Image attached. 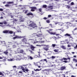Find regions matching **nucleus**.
<instances>
[{
    "label": "nucleus",
    "instance_id": "1",
    "mask_svg": "<svg viewBox=\"0 0 77 77\" xmlns=\"http://www.w3.org/2000/svg\"><path fill=\"white\" fill-rule=\"evenodd\" d=\"M52 30H53V29H49L48 30H47L46 32H48V33H49V34L51 35H55L57 36H59V35H60V34H57L56 32H51V31H52Z\"/></svg>",
    "mask_w": 77,
    "mask_h": 77
},
{
    "label": "nucleus",
    "instance_id": "2",
    "mask_svg": "<svg viewBox=\"0 0 77 77\" xmlns=\"http://www.w3.org/2000/svg\"><path fill=\"white\" fill-rule=\"evenodd\" d=\"M29 27H31L33 28H35V27H37V26L36 24L35 23L33 22L32 21H30L29 22Z\"/></svg>",
    "mask_w": 77,
    "mask_h": 77
},
{
    "label": "nucleus",
    "instance_id": "3",
    "mask_svg": "<svg viewBox=\"0 0 77 77\" xmlns=\"http://www.w3.org/2000/svg\"><path fill=\"white\" fill-rule=\"evenodd\" d=\"M15 36L13 38V39H21V38H23L24 37L21 36H19L18 35H15V33L13 35V36Z\"/></svg>",
    "mask_w": 77,
    "mask_h": 77
},
{
    "label": "nucleus",
    "instance_id": "4",
    "mask_svg": "<svg viewBox=\"0 0 77 77\" xmlns=\"http://www.w3.org/2000/svg\"><path fill=\"white\" fill-rule=\"evenodd\" d=\"M30 8L31 9V11L32 12H34V11H35V10H37L38 9L36 7H31Z\"/></svg>",
    "mask_w": 77,
    "mask_h": 77
},
{
    "label": "nucleus",
    "instance_id": "5",
    "mask_svg": "<svg viewBox=\"0 0 77 77\" xmlns=\"http://www.w3.org/2000/svg\"><path fill=\"white\" fill-rule=\"evenodd\" d=\"M17 50L19 53H24V50L22 49L18 48L17 49Z\"/></svg>",
    "mask_w": 77,
    "mask_h": 77
},
{
    "label": "nucleus",
    "instance_id": "6",
    "mask_svg": "<svg viewBox=\"0 0 77 77\" xmlns=\"http://www.w3.org/2000/svg\"><path fill=\"white\" fill-rule=\"evenodd\" d=\"M30 48L32 50L34 51L35 48V47H34L32 45H31L30 46Z\"/></svg>",
    "mask_w": 77,
    "mask_h": 77
},
{
    "label": "nucleus",
    "instance_id": "7",
    "mask_svg": "<svg viewBox=\"0 0 77 77\" xmlns=\"http://www.w3.org/2000/svg\"><path fill=\"white\" fill-rule=\"evenodd\" d=\"M26 15L27 16H30V15L31 16H33V14L32 13H29L26 14Z\"/></svg>",
    "mask_w": 77,
    "mask_h": 77
},
{
    "label": "nucleus",
    "instance_id": "8",
    "mask_svg": "<svg viewBox=\"0 0 77 77\" xmlns=\"http://www.w3.org/2000/svg\"><path fill=\"white\" fill-rule=\"evenodd\" d=\"M43 49H44V50H45V51H47L49 50L48 48L47 47L43 48Z\"/></svg>",
    "mask_w": 77,
    "mask_h": 77
},
{
    "label": "nucleus",
    "instance_id": "9",
    "mask_svg": "<svg viewBox=\"0 0 77 77\" xmlns=\"http://www.w3.org/2000/svg\"><path fill=\"white\" fill-rule=\"evenodd\" d=\"M4 33H9V30H5L3 32Z\"/></svg>",
    "mask_w": 77,
    "mask_h": 77
},
{
    "label": "nucleus",
    "instance_id": "10",
    "mask_svg": "<svg viewBox=\"0 0 77 77\" xmlns=\"http://www.w3.org/2000/svg\"><path fill=\"white\" fill-rule=\"evenodd\" d=\"M28 58L29 59H30V60H32V59H33V57L31 56H28Z\"/></svg>",
    "mask_w": 77,
    "mask_h": 77
},
{
    "label": "nucleus",
    "instance_id": "11",
    "mask_svg": "<svg viewBox=\"0 0 77 77\" xmlns=\"http://www.w3.org/2000/svg\"><path fill=\"white\" fill-rule=\"evenodd\" d=\"M66 68V67H65V66H62L60 69L61 70H63L64 69H65Z\"/></svg>",
    "mask_w": 77,
    "mask_h": 77
},
{
    "label": "nucleus",
    "instance_id": "12",
    "mask_svg": "<svg viewBox=\"0 0 77 77\" xmlns=\"http://www.w3.org/2000/svg\"><path fill=\"white\" fill-rule=\"evenodd\" d=\"M22 42H27V40H26V39L25 38L22 39Z\"/></svg>",
    "mask_w": 77,
    "mask_h": 77
},
{
    "label": "nucleus",
    "instance_id": "13",
    "mask_svg": "<svg viewBox=\"0 0 77 77\" xmlns=\"http://www.w3.org/2000/svg\"><path fill=\"white\" fill-rule=\"evenodd\" d=\"M20 68H21V69H22V70L23 71V72H25V69H24V67L23 66H21Z\"/></svg>",
    "mask_w": 77,
    "mask_h": 77
},
{
    "label": "nucleus",
    "instance_id": "14",
    "mask_svg": "<svg viewBox=\"0 0 77 77\" xmlns=\"http://www.w3.org/2000/svg\"><path fill=\"white\" fill-rule=\"evenodd\" d=\"M36 36L37 37H41L42 36V34H39L38 35H36Z\"/></svg>",
    "mask_w": 77,
    "mask_h": 77
},
{
    "label": "nucleus",
    "instance_id": "15",
    "mask_svg": "<svg viewBox=\"0 0 77 77\" xmlns=\"http://www.w3.org/2000/svg\"><path fill=\"white\" fill-rule=\"evenodd\" d=\"M70 58L69 57H68L67 58H65V57H63V60H68V59L69 60H69H70Z\"/></svg>",
    "mask_w": 77,
    "mask_h": 77
},
{
    "label": "nucleus",
    "instance_id": "16",
    "mask_svg": "<svg viewBox=\"0 0 77 77\" xmlns=\"http://www.w3.org/2000/svg\"><path fill=\"white\" fill-rule=\"evenodd\" d=\"M65 36H71V35L68 34L66 33L64 35Z\"/></svg>",
    "mask_w": 77,
    "mask_h": 77
},
{
    "label": "nucleus",
    "instance_id": "17",
    "mask_svg": "<svg viewBox=\"0 0 77 77\" xmlns=\"http://www.w3.org/2000/svg\"><path fill=\"white\" fill-rule=\"evenodd\" d=\"M28 66V64H26V65H22V66H23L24 68L26 69L27 68L26 67H27V66Z\"/></svg>",
    "mask_w": 77,
    "mask_h": 77
},
{
    "label": "nucleus",
    "instance_id": "18",
    "mask_svg": "<svg viewBox=\"0 0 77 77\" xmlns=\"http://www.w3.org/2000/svg\"><path fill=\"white\" fill-rule=\"evenodd\" d=\"M47 7V6L46 5H43L42 6V8H46Z\"/></svg>",
    "mask_w": 77,
    "mask_h": 77
},
{
    "label": "nucleus",
    "instance_id": "19",
    "mask_svg": "<svg viewBox=\"0 0 77 77\" xmlns=\"http://www.w3.org/2000/svg\"><path fill=\"white\" fill-rule=\"evenodd\" d=\"M50 19L47 20H46V22L47 23H50Z\"/></svg>",
    "mask_w": 77,
    "mask_h": 77
},
{
    "label": "nucleus",
    "instance_id": "20",
    "mask_svg": "<svg viewBox=\"0 0 77 77\" xmlns=\"http://www.w3.org/2000/svg\"><path fill=\"white\" fill-rule=\"evenodd\" d=\"M61 48L63 49V50H66V48L64 46H62Z\"/></svg>",
    "mask_w": 77,
    "mask_h": 77
},
{
    "label": "nucleus",
    "instance_id": "21",
    "mask_svg": "<svg viewBox=\"0 0 77 77\" xmlns=\"http://www.w3.org/2000/svg\"><path fill=\"white\" fill-rule=\"evenodd\" d=\"M8 33L10 34H12L13 33V31H9L8 30Z\"/></svg>",
    "mask_w": 77,
    "mask_h": 77
},
{
    "label": "nucleus",
    "instance_id": "22",
    "mask_svg": "<svg viewBox=\"0 0 77 77\" xmlns=\"http://www.w3.org/2000/svg\"><path fill=\"white\" fill-rule=\"evenodd\" d=\"M7 3L8 5H10V4H12L13 2H8Z\"/></svg>",
    "mask_w": 77,
    "mask_h": 77
},
{
    "label": "nucleus",
    "instance_id": "23",
    "mask_svg": "<svg viewBox=\"0 0 77 77\" xmlns=\"http://www.w3.org/2000/svg\"><path fill=\"white\" fill-rule=\"evenodd\" d=\"M4 54H8V50H6L4 52Z\"/></svg>",
    "mask_w": 77,
    "mask_h": 77
},
{
    "label": "nucleus",
    "instance_id": "24",
    "mask_svg": "<svg viewBox=\"0 0 77 77\" xmlns=\"http://www.w3.org/2000/svg\"><path fill=\"white\" fill-rule=\"evenodd\" d=\"M17 56H18V57H20V59H21V56H22V55L21 54H20V55H18Z\"/></svg>",
    "mask_w": 77,
    "mask_h": 77
},
{
    "label": "nucleus",
    "instance_id": "25",
    "mask_svg": "<svg viewBox=\"0 0 77 77\" xmlns=\"http://www.w3.org/2000/svg\"><path fill=\"white\" fill-rule=\"evenodd\" d=\"M35 66H39V63H35Z\"/></svg>",
    "mask_w": 77,
    "mask_h": 77
},
{
    "label": "nucleus",
    "instance_id": "26",
    "mask_svg": "<svg viewBox=\"0 0 77 77\" xmlns=\"http://www.w3.org/2000/svg\"><path fill=\"white\" fill-rule=\"evenodd\" d=\"M29 51L32 54H33V53H34L33 52V51H31L30 50H29Z\"/></svg>",
    "mask_w": 77,
    "mask_h": 77
},
{
    "label": "nucleus",
    "instance_id": "27",
    "mask_svg": "<svg viewBox=\"0 0 77 77\" xmlns=\"http://www.w3.org/2000/svg\"><path fill=\"white\" fill-rule=\"evenodd\" d=\"M49 26H51V27H52V28H53V27H54V26H54V25H53L51 24H49Z\"/></svg>",
    "mask_w": 77,
    "mask_h": 77
},
{
    "label": "nucleus",
    "instance_id": "28",
    "mask_svg": "<svg viewBox=\"0 0 77 77\" xmlns=\"http://www.w3.org/2000/svg\"><path fill=\"white\" fill-rule=\"evenodd\" d=\"M56 45V44H52V46L53 48L54 47H55V46Z\"/></svg>",
    "mask_w": 77,
    "mask_h": 77
},
{
    "label": "nucleus",
    "instance_id": "29",
    "mask_svg": "<svg viewBox=\"0 0 77 77\" xmlns=\"http://www.w3.org/2000/svg\"><path fill=\"white\" fill-rule=\"evenodd\" d=\"M54 51L56 53H58V50H57V49L54 50Z\"/></svg>",
    "mask_w": 77,
    "mask_h": 77
},
{
    "label": "nucleus",
    "instance_id": "30",
    "mask_svg": "<svg viewBox=\"0 0 77 77\" xmlns=\"http://www.w3.org/2000/svg\"><path fill=\"white\" fill-rule=\"evenodd\" d=\"M34 71H40V70L38 69H36L35 70V69H34Z\"/></svg>",
    "mask_w": 77,
    "mask_h": 77
},
{
    "label": "nucleus",
    "instance_id": "31",
    "mask_svg": "<svg viewBox=\"0 0 77 77\" xmlns=\"http://www.w3.org/2000/svg\"><path fill=\"white\" fill-rule=\"evenodd\" d=\"M73 61H75V62H77V60L75 59H73Z\"/></svg>",
    "mask_w": 77,
    "mask_h": 77
},
{
    "label": "nucleus",
    "instance_id": "32",
    "mask_svg": "<svg viewBox=\"0 0 77 77\" xmlns=\"http://www.w3.org/2000/svg\"><path fill=\"white\" fill-rule=\"evenodd\" d=\"M2 44H3L4 45H6V43H5V41L2 42Z\"/></svg>",
    "mask_w": 77,
    "mask_h": 77
},
{
    "label": "nucleus",
    "instance_id": "33",
    "mask_svg": "<svg viewBox=\"0 0 77 77\" xmlns=\"http://www.w3.org/2000/svg\"><path fill=\"white\" fill-rule=\"evenodd\" d=\"M38 11L40 12H42V8H39Z\"/></svg>",
    "mask_w": 77,
    "mask_h": 77
},
{
    "label": "nucleus",
    "instance_id": "34",
    "mask_svg": "<svg viewBox=\"0 0 77 77\" xmlns=\"http://www.w3.org/2000/svg\"><path fill=\"white\" fill-rule=\"evenodd\" d=\"M43 61H45V62H46V63H47V62H48V61H47V59H43Z\"/></svg>",
    "mask_w": 77,
    "mask_h": 77
},
{
    "label": "nucleus",
    "instance_id": "35",
    "mask_svg": "<svg viewBox=\"0 0 77 77\" xmlns=\"http://www.w3.org/2000/svg\"><path fill=\"white\" fill-rule=\"evenodd\" d=\"M3 24H7V22H6V21H4Z\"/></svg>",
    "mask_w": 77,
    "mask_h": 77
},
{
    "label": "nucleus",
    "instance_id": "36",
    "mask_svg": "<svg viewBox=\"0 0 77 77\" xmlns=\"http://www.w3.org/2000/svg\"><path fill=\"white\" fill-rule=\"evenodd\" d=\"M2 75L3 76H4V75L3 74L2 72H0V75Z\"/></svg>",
    "mask_w": 77,
    "mask_h": 77
},
{
    "label": "nucleus",
    "instance_id": "37",
    "mask_svg": "<svg viewBox=\"0 0 77 77\" xmlns=\"http://www.w3.org/2000/svg\"><path fill=\"white\" fill-rule=\"evenodd\" d=\"M48 8H53V5H50L48 7Z\"/></svg>",
    "mask_w": 77,
    "mask_h": 77
},
{
    "label": "nucleus",
    "instance_id": "38",
    "mask_svg": "<svg viewBox=\"0 0 77 77\" xmlns=\"http://www.w3.org/2000/svg\"><path fill=\"white\" fill-rule=\"evenodd\" d=\"M67 8H71V7L70 5H67Z\"/></svg>",
    "mask_w": 77,
    "mask_h": 77
},
{
    "label": "nucleus",
    "instance_id": "39",
    "mask_svg": "<svg viewBox=\"0 0 77 77\" xmlns=\"http://www.w3.org/2000/svg\"><path fill=\"white\" fill-rule=\"evenodd\" d=\"M10 5H8L6 4V5H5V7H8V6H10Z\"/></svg>",
    "mask_w": 77,
    "mask_h": 77
},
{
    "label": "nucleus",
    "instance_id": "40",
    "mask_svg": "<svg viewBox=\"0 0 77 77\" xmlns=\"http://www.w3.org/2000/svg\"><path fill=\"white\" fill-rule=\"evenodd\" d=\"M43 19H44V20H47V19H48V18H47L45 17L43 18Z\"/></svg>",
    "mask_w": 77,
    "mask_h": 77
},
{
    "label": "nucleus",
    "instance_id": "41",
    "mask_svg": "<svg viewBox=\"0 0 77 77\" xmlns=\"http://www.w3.org/2000/svg\"><path fill=\"white\" fill-rule=\"evenodd\" d=\"M56 77H60V75L58 74V75H57V74L56 75Z\"/></svg>",
    "mask_w": 77,
    "mask_h": 77
},
{
    "label": "nucleus",
    "instance_id": "42",
    "mask_svg": "<svg viewBox=\"0 0 77 77\" xmlns=\"http://www.w3.org/2000/svg\"><path fill=\"white\" fill-rule=\"evenodd\" d=\"M48 18H50V17H51V15H48Z\"/></svg>",
    "mask_w": 77,
    "mask_h": 77
},
{
    "label": "nucleus",
    "instance_id": "43",
    "mask_svg": "<svg viewBox=\"0 0 77 77\" xmlns=\"http://www.w3.org/2000/svg\"><path fill=\"white\" fill-rule=\"evenodd\" d=\"M27 12H28V10H26L25 12V14H27Z\"/></svg>",
    "mask_w": 77,
    "mask_h": 77
},
{
    "label": "nucleus",
    "instance_id": "44",
    "mask_svg": "<svg viewBox=\"0 0 77 77\" xmlns=\"http://www.w3.org/2000/svg\"><path fill=\"white\" fill-rule=\"evenodd\" d=\"M25 71H26V72H28V71H29V70L28 69H26L25 70Z\"/></svg>",
    "mask_w": 77,
    "mask_h": 77
},
{
    "label": "nucleus",
    "instance_id": "45",
    "mask_svg": "<svg viewBox=\"0 0 77 77\" xmlns=\"http://www.w3.org/2000/svg\"><path fill=\"white\" fill-rule=\"evenodd\" d=\"M51 58H52V59H55V57L54 56H52L51 57Z\"/></svg>",
    "mask_w": 77,
    "mask_h": 77
},
{
    "label": "nucleus",
    "instance_id": "46",
    "mask_svg": "<svg viewBox=\"0 0 77 77\" xmlns=\"http://www.w3.org/2000/svg\"><path fill=\"white\" fill-rule=\"evenodd\" d=\"M3 9L2 8H0V11H3Z\"/></svg>",
    "mask_w": 77,
    "mask_h": 77
},
{
    "label": "nucleus",
    "instance_id": "47",
    "mask_svg": "<svg viewBox=\"0 0 77 77\" xmlns=\"http://www.w3.org/2000/svg\"><path fill=\"white\" fill-rule=\"evenodd\" d=\"M71 5H74V2H72L71 3Z\"/></svg>",
    "mask_w": 77,
    "mask_h": 77
},
{
    "label": "nucleus",
    "instance_id": "48",
    "mask_svg": "<svg viewBox=\"0 0 77 77\" xmlns=\"http://www.w3.org/2000/svg\"><path fill=\"white\" fill-rule=\"evenodd\" d=\"M74 48H75V49H76V48H77V45H76L75 47H74Z\"/></svg>",
    "mask_w": 77,
    "mask_h": 77
},
{
    "label": "nucleus",
    "instance_id": "49",
    "mask_svg": "<svg viewBox=\"0 0 77 77\" xmlns=\"http://www.w3.org/2000/svg\"><path fill=\"white\" fill-rule=\"evenodd\" d=\"M67 46L68 47H71V45H68Z\"/></svg>",
    "mask_w": 77,
    "mask_h": 77
},
{
    "label": "nucleus",
    "instance_id": "50",
    "mask_svg": "<svg viewBox=\"0 0 77 77\" xmlns=\"http://www.w3.org/2000/svg\"><path fill=\"white\" fill-rule=\"evenodd\" d=\"M63 62H65V63H67V61L66 60H64L63 61Z\"/></svg>",
    "mask_w": 77,
    "mask_h": 77
},
{
    "label": "nucleus",
    "instance_id": "51",
    "mask_svg": "<svg viewBox=\"0 0 77 77\" xmlns=\"http://www.w3.org/2000/svg\"><path fill=\"white\" fill-rule=\"evenodd\" d=\"M0 24H1L2 25H3V23L0 22Z\"/></svg>",
    "mask_w": 77,
    "mask_h": 77
},
{
    "label": "nucleus",
    "instance_id": "52",
    "mask_svg": "<svg viewBox=\"0 0 77 77\" xmlns=\"http://www.w3.org/2000/svg\"><path fill=\"white\" fill-rule=\"evenodd\" d=\"M40 62H44V59L40 61Z\"/></svg>",
    "mask_w": 77,
    "mask_h": 77
},
{
    "label": "nucleus",
    "instance_id": "53",
    "mask_svg": "<svg viewBox=\"0 0 77 77\" xmlns=\"http://www.w3.org/2000/svg\"><path fill=\"white\" fill-rule=\"evenodd\" d=\"M35 72L33 71H32V74H34Z\"/></svg>",
    "mask_w": 77,
    "mask_h": 77
},
{
    "label": "nucleus",
    "instance_id": "54",
    "mask_svg": "<svg viewBox=\"0 0 77 77\" xmlns=\"http://www.w3.org/2000/svg\"><path fill=\"white\" fill-rule=\"evenodd\" d=\"M62 30H62H61V29H57V30Z\"/></svg>",
    "mask_w": 77,
    "mask_h": 77
},
{
    "label": "nucleus",
    "instance_id": "55",
    "mask_svg": "<svg viewBox=\"0 0 77 77\" xmlns=\"http://www.w3.org/2000/svg\"><path fill=\"white\" fill-rule=\"evenodd\" d=\"M9 61H12L13 60V59H11L10 60H9Z\"/></svg>",
    "mask_w": 77,
    "mask_h": 77
},
{
    "label": "nucleus",
    "instance_id": "56",
    "mask_svg": "<svg viewBox=\"0 0 77 77\" xmlns=\"http://www.w3.org/2000/svg\"><path fill=\"white\" fill-rule=\"evenodd\" d=\"M13 68H17V66H13Z\"/></svg>",
    "mask_w": 77,
    "mask_h": 77
},
{
    "label": "nucleus",
    "instance_id": "57",
    "mask_svg": "<svg viewBox=\"0 0 77 77\" xmlns=\"http://www.w3.org/2000/svg\"><path fill=\"white\" fill-rule=\"evenodd\" d=\"M3 17L2 16L1 17L0 19H3Z\"/></svg>",
    "mask_w": 77,
    "mask_h": 77
},
{
    "label": "nucleus",
    "instance_id": "58",
    "mask_svg": "<svg viewBox=\"0 0 77 77\" xmlns=\"http://www.w3.org/2000/svg\"><path fill=\"white\" fill-rule=\"evenodd\" d=\"M14 21H17V19H14Z\"/></svg>",
    "mask_w": 77,
    "mask_h": 77
},
{
    "label": "nucleus",
    "instance_id": "59",
    "mask_svg": "<svg viewBox=\"0 0 77 77\" xmlns=\"http://www.w3.org/2000/svg\"><path fill=\"white\" fill-rule=\"evenodd\" d=\"M77 30V28H76L74 29V30Z\"/></svg>",
    "mask_w": 77,
    "mask_h": 77
},
{
    "label": "nucleus",
    "instance_id": "60",
    "mask_svg": "<svg viewBox=\"0 0 77 77\" xmlns=\"http://www.w3.org/2000/svg\"><path fill=\"white\" fill-rule=\"evenodd\" d=\"M62 75H63V77H66L65 76V74H63Z\"/></svg>",
    "mask_w": 77,
    "mask_h": 77
},
{
    "label": "nucleus",
    "instance_id": "61",
    "mask_svg": "<svg viewBox=\"0 0 77 77\" xmlns=\"http://www.w3.org/2000/svg\"><path fill=\"white\" fill-rule=\"evenodd\" d=\"M38 57V56H36V55H35V56H34V57H35V58H36V57Z\"/></svg>",
    "mask_w": 77,
    "mask_h": 77
},
{
    "label": "nucleus",
    "instance_id": "62",
    "mask_svg": "<svg viewBox=\"0 0 77 77\" xmlns=\"http://www.w3.org/2000/svg\"><path fill=\"white\" fill-rule=\"evenodd\" d=\"M66 72V74H67V75L68 74V72Z\"/></svg>",
    "mask_w": 77,
    "mask_h": 77
},
{
    "label": "nucleus",
    "instance_id": "63",
    "mask_svg": "<svg viewBox=\"0 0 77 77\" xmlns=\"http://www.w3.org/2000/svg\"><path fill=\"white\" fill-rule=\"evenodd\" d=\"M19 73H20V74H22V72H21V71H19Z\"/></svg>",
    "mask_w": 77,
    "mask_h": 77
},
{
    "label": "nucleus",
    "instance_id": "64",
    "mask_svg": "<svg viewBox=\"0 0 77 77\" xmlns=\"http://www.w3.org/2000/svg\"><path fill=\"white\" fill-rule=\"evenodd\" d=\"M71 77H75V76L73 75H72L71 76Z\"/></svg>",
    "mask_w": 77,
    "mask_h": 77
}]
</instances>
